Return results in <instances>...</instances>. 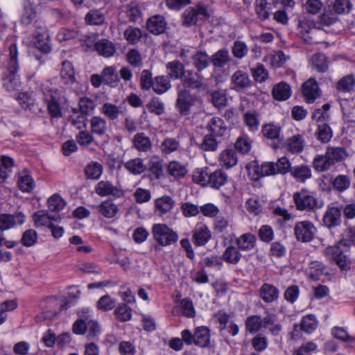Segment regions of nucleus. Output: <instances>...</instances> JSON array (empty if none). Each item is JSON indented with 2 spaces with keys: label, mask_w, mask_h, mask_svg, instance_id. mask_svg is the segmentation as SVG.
Returning a JSON list of instances; mask_svg holds the SVG:
<instances>
[{
  "label": "nucleus",
  "mask_w": 355,
  "mask_h": 355,
  "mask_svg": "<svg viewBox=\"0 0 355 355\" xmlns=\"http://www.w3.org/2000/svg\"><path fill=\"white\" fill-rule=\"evenodd\" d=\"M155 240L162 246H167L177 242L178 234L164 224H155L152 228Z\"/></svg>",
  "instance_id": "3"
},
{
  "label": "nucleus",
  "mask_w": 355,
  "mask_h": 355,
  "mask_svg": "<svg viewBox=\"0 0 355 355\" xmlns=\"http://www.w3.org/2000/svg\"><path fill=\"white\" fill-rule=\"evenodd\" d=\"M208 128L211 132V135L218 137L225 135L227 131L223 120L219 117L211 118L208 123Z\"/></svg>",
  "instance_id": "35"
},
{
  "label": "nucleus",
  "mask_w": 355,
  "mask_h": 355,
  "mask_svg": "<svg viewBox=\"0 0 355 355\" xmlns=\"http://www.w3.org/2000/svg\"><path fill=\"white\" fill-rule=\"evenodd\" d=\"M84 172L87 178L98 180L103 173V166L97 162H92L85 166Z\"/></svg>",
  "instance_id": "43"
},
{
  "label": "nucleus",
  "mask_w": 355,
  "mask_h": 355,
  "mask_svg": "<svg viewBox=\"0 0 355 355\" xmlns=\"http://www.w3.org/2000/svg\"><path fill=\"white\" fill-rule=\"evenodd\" d=\"M231 89L238 92H243L251 87L252 81L248 73L243 70L236 71L231 76Z\"/></svg>",
  "instance_id": "10"
},
{
  "label": "nucleus",
  "mask_w": 355,
  "mask_h": 355,
  "mask_svg": "<svg viewBox=\"0 0 355 355\" xmlns=\"http://www.w3.org/2000/svg\"><path fill=\"white\" fill-rule=\"evenodd\" d=\"M126 61L132 67H140L143 64V59L139 50L137 49H131L125 54Z\"/></svg>",
  "instance_id": "61"
},
{
  "label": "nucleus",
  "mask_w": 355,
  "mask_h": 355,
  "mask_svg": "<svg viewBox=\"0 0 355 355\" xmlns=\"http://www.w3.org/2000/svg\"><path fill=\"white\" fill-rule=\"evenodd\" d=\"M324 254L329 261H334L341 270H347L349 268L350 261L341 252L338 245L329 246L325 249Z\"/></svg>",
  "instance_id": "9"
},
{
  "label": "nucleus",
  "mask_w": 355,
  "mask_h": 355,
  "mask_svg": "<svg viewBox=\"0 0 355 355\" xmlns=\"http://www.w3.org/2000/svg\"><path fill=\"white\" fill-rule=\"evenodd\" d=\"M230 60L229 51L226 49H220L214 53L210 58L212 64L216 67H223Z\"/></svg>",
  "instance_id": "44"
},
{
  "label": "nucleus",
  "mask_w": 355,
  "mask_h": 355,
  "mask_svg": "<svg viewBox=\"0 0 355 355\" xmlns=\"http://www.w3.org/2000/svg\"><path fill=\"white\" fill-rule=\"evenodd\" d=\"M124 168L132 175H139L146 170L144 159L139 157L130 159L123 164Z\"/></svg>",
  "instance_id": "27"
},
{
  "label": "nucleus",
  "mask_w": 355,
  "mask_h": 355,
  "mask_svg": "<svg viewBox=\"0 0 355 355\" xmlns=\"http://www.w3.org/2000/svg\"><path fill=\"white\" fill-rule=\"evenodd\" d=\"M333 164L336 162H340L347 157L346 150L343 147H329L326 151Z\"/></svg>",
  "instance_id": "53"
},
{
  "label": "nucleus",
  "mask_w": 355,
  "mask_h": 355,
  "mask_svg": "<svg viewBox=\"0 0 355 355\" xmlns=\"http://www.w3.org/2000/svg\"><path fill=\"white\" fill-rule=\"evenodd\" d=\"M228 180L227 175L221 169L210 172L207 184L214 189H218L225 185Z\"/></svg>",
  "instance_id": "24"
},
{
  "label": "nucleus",
  "mask_w": 355,
  "mask_h": 355,
  "mask_svg": "<svg viewBox=\"0 0 355 355\" xmlns=\"http://www.w3.org/2000/svg\"><path fill=\"white\" fill-rule=\"evenodd\" d=\"M238 247L230 245L227 247L223 254V259L225 261L231 264H236L241 260L242 257Z\"/></svg>",
  "instance_id": "46"
},
{
  "label": "nucleus",
  "mask_w": 355,
  "mask_h": 355,
  "mask_svg": "<svg viewBox=\"0 0 355 355\" xmlns=\"http://www.w3.org/2000/svg\"><path fill=\"white\" fill-rule=\"evenodd\" d=\"M35 225L48 227L52 226L53 222H59V216L51 215L44 211H38L33 215Z\"/></svg>",
  "instance_id": "21"
},
{
  "label": "nucleus",
  "mask_w": 355,
  "mask_h": 355,
  "mask_svg": "<svg viewBox=\"0 0 355 355\" xmlns=\"http://www.w3.org/2000/svg\"><path fill=\"white\" fill-rule=\"evenodd\" d=\"M197 101V98L187 89H182L178 92L175 107L181 116H188L191 112V107Z\"/></svg>",
  "instance_id": "5"
},
{
  "label": "nucleus",
  "mask_w": 355,
  "mask_h": 355,
  "mask_svg": "<svg viewBox=\"0 0 355 355\" xmlns=\"http://www.w3.org/2000/svg\"><path fill=\"white\" fill-rule=\"evenodd\" d=\"M89 128L92 134L98 137H107L110 127L105 118L94 116L89 119Z\"/></svg>",
  "instance_id": "12"
},
{
  "label": "nucleus",
  "mask_w": 355,
  "mask_h": 355,
  "mask_svg": "<svg viewBox=\"0 0 355 355\" xmlns=\"http://www.w3.org/2000/svg\"><path fill=\"white\" fill-rule=\"evenodd\" d=\"M231 220L225 216H217L214 221V230L216 234H226L232 229Z\"/></svg>",
  "instance_id": "36"
},
{
  "label": "nucleus",
  "mask_w": 355,
  "mask_h": 355,
  "mask_svg": "<svg viewBox=\"0 0 355 355\" xmlns=\"http://www.w3.org/2000/svg\"><path fill=\"white\" fill-rule=\"evenodd\" d=\"M332 135V130L327 123L318 124L316 136L318 140L322 143H327L331 139Z\"/></svg>",
  "instance_id": "54"
},
{
  "label": "nucleus",
  "mask_w": 355,
  "mask_h": 355,
  "mask_svg": "<svg viewBox=\"0 0 355 355\" xmlns=\"http://www.w3.org/2000/svg\"><path fill=\"white\" fill-rule=\"evenodd\" d=\"M355 79L352 75H347L342 78L337 83L336 89L340 92H349L354 89Z\"/></svg>",
  "instance_id": "58"
},
{
  "label": "nucleus",
  "mask_w": 355,
  "mask_h": 355,
  "mask_svg": "<svg viewBox=\"0 0 355 355\" xmlns=\"http://www.w3.org/2000/svg\"><path fill=\"white\" fill-rule=\"evenodd\" d=\"M18 186L21 191L31 192L35 187V182L29 174L23 172L18 180Z\"/></svg>",
  "instance_id": "55"
},
{
  "label": "nucleus",
  "mask_w": 355,
  "mask_h": 355,
  "mask_svg": "<svg viewBox=\"0 0 355 355\" xmlns=\"http://www.w3.org/2000/svg\"><path fill=\"white\" fill-rule=\"evenodd\" d=\"M174 200L168 196H164L155 200V206L157 211L161 214L169 212L174 206Z\"/></svg>",
  "instance_id": "39"
},
{
  "label": "nucleus",
  "mask_w": 355,
  "mask_h": 355,
  "mask_svg": "<svg viewBox=\"0 0 355 355\" xmlns=\"http://www.w3.org/2000/svg\"><path fill=\"white\" fill-rule=\"evenodd\" d=\"M275 336L279 335L282 330V324L278 322L277 316L275 314H268L265 317V327Z\"/></svg>",
  "instance_id": "38"
},
{
  "label": "nucleus",
  "mask_w": 355,
  "mask_h": 355,
  "mask_svg": "<svg viewBox=\"0 0 355 355\" xmlns=\"http://www.w3.org/2000/svg\"><path fill=\"white\" fill-rule=\"evenodd\" d=\"M293 200L297 209L300 211H312L318 207V200L311 191L302 189L293 194Z\"/></svg>",
  "instance_id": "4"
},
{
  "label": "nucleus",
  "mask_w": 355,
  "mask_h": 355,
  "mask_svg": "<svg viewBox=\"0 0 355 355\" xmlns=\"http://www.w3.org/2000/svg\"><path fill=\"white\" fill-rule=\"evenodd\" d=\"M316 229L313 224L308 220L297 222L294 227V232L297 241L309 242L314 236Z\"/></svg>",
  "instance_id": "7"
},
{
  "label": "nucleus",
  "mask_w": 355,
  "mask_h": 355,
  "mask_svg": "<svg viewBox=\"0 0 355 355\" xmlns=\"http://www.w3.org/2000/svg\"><path fill=\"white\" fill-rule=\"evenodd\" d=\"M207 16H209V13L204 5L199 4L196 8H189L183 13V24L191 26L194 25L199 19L207 17Z\"/></svg>",
  "instance_id": "11"
},
{
  "label": "nucleus",
  "mask_w": 355,
  "mask_h": 355,
  "mask_svg": "<svg viewBox=\"0 0 355 355\" xmlns=\"http://www.w3.org/2000/svg\"><path fill=\"white\" fill-rule=\"evenodd\" d=\"M78 107L80 114L87 116L92 114L96 107V104L94 100L89 97L81 98L78 103Z\"/></svg>",
  "instance_id": "59"
},
{
  "label": "nucleus",
  "mask_w": 355,
  "mask_h": 355,
  "mask_svg": "<svg viewBox=\"0 0 355 355\" xmlns=\"http://www.w3.org/2000/svg\"><path fill=\"white\" fill-rule=\"evenodd\" d=\"M17 48L15 43L10 44L9 46V62L8 64V69L12 75L7 77L3 80V86L8 91L17 90L20 87V81L14 73H15L19 69V64L17 61Z\"/></svg>",
  "instance_id": "1"
},
{
  "label": "nucleus",
  "mask_w": 355,
  "mask_h": 355,
  "mask_svg": "<svg viewBox=\"0 0 355 355\" xmlns=\"http://www.w3.org/2000/svg\"><path fill=\"white\" fill-rule=\"evenodd\" d=\"M211 232L203 223L198 224L193 230L192 241L198 246L205 245L211 239Z\"/></svg>",
  "instance_id": "14"
},
{
  "label": "nucleus",
  "mask_w": 355,
  "mask_h": 355,
  "mask_svg": "<svg viewBox=\"0 0 355 355\" xmlns=\"http://www.w3.org/2000/svg\"><path fill=\"white\" fill-rule=\"evenodd\" d=\"M220 165L226 168L234 166L238 162V157L236 150L232 148H227L222 151L219 156Z\"/></svg>",
  "instance_id": "30"
},
{
  "label": "nucleus",
  "mask_w": 355,
  "mask_h": 355,
  "mask_svg": "<svg viewBox=\"0 0 355 355\" xmlns=\"http://www.w3.org/2000/svg\"><path fill=\"white\" fill-rule=\"evenodd\" d=\"M182 83L186 88L196 89L198 92H206L208 90V85L204 82L203 76L193 70H187Z\"/></svg>",
  "instance_id": "6"
},
{
  "label": "nucleus",
  "mask_w": 355,
  "mask_h": 355,
  "mask_svg": "<svg viewBox=\"0 0 355 355\" xmlns=\"http://www.w3.org/2000/svg\"><path fill=\"white\" fill-rule=\"evenodd\" d=\"M100 111L110 121L118 119L121 111L120 107L111 103H105L102 105Z\"/></svg>",
  "instance_id": "41"
},
{
  "label": "nucleus",
  "mask_w": 355,
  "mask_h": 355,
  "mask_svg": "<svg viewBox=\"0 0 355 355\" xmlns=\"http://www.w3.org/2000/svg\"><path fill=\"white\" fill-rule=\"evenodd\" d=\"M167 171L169 175L175 179L183 178L187 173L186 166L177 161L169 162Z\"/></svg>",
  "instance_id": "47"
},
{
  "label": "nucleus",
  "mask_w": 355,
  "mask_h": 355,
  "mask_svg": "<svg viewBox=\"0 0 355 355\" xmlns=\"http://www.w3.org/2000/svg\"><path fill=\"white\" fill-rule=\"evenodd\" d=\"M245 329L250 334H256L265 327V317L259 315L248 316L245 322Z\"/></svg>",
  "instance_id": "23"
},
{
  "label": "nucleus",
  "mask_w": 355,
  "mask_h": 355,
  "mask_svg": "<svg viewBox=\"0 0 355 355\" xmlns=\"http://www.w3.org/2000/svg\"><path fill=\"white\" fill-rule=\"evenodd\" d=\"M124 38L131 44H135L138 43L141 37L142 31L140 28L128 26L123 33Z\"/></svg>",
  "instance_id": "51"
},
{
  "label": "nucleus",
  "mask_w": 355,
  "mask_h": 355,
  "mask_svg": "<svg viewBox=\"0 0 355 355\" xmlns=\"http://www.w3.org/2000/svg\"><path fill=\"white\" fill-rule=\"evenodd\" d=\"M256 236L252 233H245L236 239L238 248L242 251L252 250L256 245Z\"/></svg>",
  "instance_id": "25"
},
{
  "label": "nucleus",
  "mask_w": 355,
  "mask_h": 355,
  "mask_svg": "<svg viewBox=\"0 0 355 355\" xmlns=\"http://www.w3.org/2000/svg\"><path fill=\"white\" fill-rule=\"evenodd\" d=\"M37 12L33 4L30 0H26L24 2V12L22 15L21 21L25 25H29L32 21L36 17Z\"/></svg>",
  "instance_id": "48"
},
{
  "label": "nucleus",
  "mask_w": 355,
  "mask_h": 355,
  "mask_svg": "<svg viewBox=\"0 0 355 355\" xmlns=\"http://www.w3.org/2000/svg\"><path fill=\"white\" fill-rule=\"evenodd\" d=\"M147 29L154 35L163 33L166 28V22L164 17L157 15L152 16L147 21Z\"/></svg>",
  "instance_id": "17"
},
{
  "label": "nucleus",
  "mask_w": 355,
  "mask_h": 355,
  "mask_svg": "<svg viewBox=\"0 0 355 355\" xmlns=\"http://www.w3.org/2000/svg\"><path fill=\"white\" fill-rule=\"evenodd\" d=\"M311 64L313 69L318 72L324 73L328 69L327 60L324 54L313 55L311 58Z\"/></svg>",
  "instance_id": "50"
},
{
  "label": "nucleus",
  "mask_w": 355,
  "mask_h": 355,
  "mask_svg": "<svg viewBox=\"0 0 355 355\" xmlns=\"http://www.w3.org/2000/svg\"><path fill=\"white\" fill-rule=\"evenodd\" d=\"M95 191L101 197L108 196L119 197L121 193L117 187L114 186L111 182L107 180H101L98 182L95 187Z\"/></svg>",
  "instance_id": "15"
},
{
  "label": "nucleus",
  "mask_w": 355,
  "mask_h": 355,
  "mask_svg": "<svg viewBox=\"0 0 355 355\" xmlns=\"http://www.w3.org/2000/svg\"><path fill=\"white\" fill-rule=\"evenodd\" d=\"M132 144L134 148L141 153H148L153 148L150 139L144 132H139L135 135L132 139Z\"/></svg>",
  "instance_id": "19"
},
{
  "label": "nucleus",
  "mask_w": 355,
  "mask_h": 355,
  "mask_svg": "<svg viewBox=\"0 0 355 355\" xmlns=\"http://www.w3.org/2000/svg\"><path fill=\"white\" fill-rule=\"evenodd\" d=\"M35 46L44 53L51 51L50 36L46 27L38 26L35 33Z\"/></svg>",
  "instance_id": "13"
},
{
  "label": "nucleus",
  "mask_w": 355,
  "mask_h": 355,
  "mask_svg": "<svg viewBox=\"0 0 355 355\" xmlns=\"http://www.w3.org/2000/svg\"><path fill=\"white\" fill-rule=\"evenodd\" d=\"M333 165V161H331L327 153L324 155H317L313 161V168L319 172L327 171Z\"/></svg>",
  "instance_id": "40"
},
{
  "label": "nucleus",
  "mask_w": 355,
  "mask_h": 355,
  "mask_svg": "<svg viewBox=\"0 0 355 355\" xmlns=\"http://www.w3.org/2000/svg\"><path fill=\"white\" fill-rule=\"evenodd\" d=\"M149 169L155 178L159 179L164 173L163 161L157 156H153L150 159Z\"/></svg>",
  "instance_id": "52"
},
{
  "label": "nucleus",
  "mask_w": 355,
  "mask_h": 355,
  "mask_svg": "<svg viewBox=\"0 0 355 355\" xmlns=\"http://www.w3.org/2000/svg\"><path fill=\"white\" fill-rule=\"evenodd\" d=\"M318 324V320L314 315H306L302 319L301 329L306 333L310 334L315 330Z\"/></svg>",
  "instance_id": "56"
},
{
  "label": "nucleus",
  "mask_w": 355,
  "mask_h": 355,
  "mask_svg": "<svg viewBox=\"0 0 355 355\" xmlns=\"http://www.w3.org/2000/svg\"><path fill=\"white\" fill-rule=\"evenodd\" d=\"M95 49L98 53L105 58H110L116 52L114 44L110 40L102 39L95 44Z\"/></svg>",
  "instance_id": "26"
},
{
  "label": "nucleus",
  "mask_w": 355,
  "mask_h": 355,
  "mask_svg": "<svg viewBox=\"0 0 355 355\" xmlns=\"http://www.w3.org/2000/svg\"><path fill=\"white\" fill-rule=\"evenodd\" d=\"M255 10L259 18L261 20L267 19L270 16V4L266 0H256Z\"/></svg>",
  "instance_id": "62"
},
{
  "label": "nucleus",
  "mask_w": 355,
  "mask_h": 355,
  "mask_svg": "<svg viewBox=\"0 0 355 355\" xmlns=\"http://www.w3.org/2000/svg\"><path fill=\"white\" fill-rule=\"evenodd\" d=\"M251 73L254 80L259 83H263L268 78V70L262 64H258L255 67L252 68Z\"/></svg>",
  "instance_id": "64"
},
{
  "label": "nucleus",
  "mask_w": 355,
  "mask_h": 355,
  "mask_svg": "<svg viewBox=\"0 0 355 355\" xmlns=\"http://www.w3.org/2000/svg\"><path fill=\"white\" fill-rule=\"evenodd\" d=\"M247 169L254 179L260 176H266L277 174L274 162H266L259 166L257 162H252L247 165Z\"/></svg>",
  "instance_id": "8"
},
{
  "label": "nucleus",
  "mask_w": 355,
  "mask_h": 355,
  "mask_svg": "<svg viewBox=\"0 0 355 355\" xmlns=\"http://www.w3.org/2000/svg\"><path fill=\"white\" fill-rule=\"evenodd\" d=\"M292 176L298 182H304L311 178V170L306 165L295 166L291 171Z\"/></svg>",
  "instance_id": "37"
},
{
  "label": "nucleus",
  "mask_w": 355,
  "mask_h": 355,
  "mask_svg": "<svg viewBox=\"0 0 355 355\" xmlns=\"http://www.w3.org/2000/svg\"><path fill=\"white\" fill-rule=\"evenodd\" d=\"M195 345L201 347H209L210 344V331L205 326L198 327L194 331Z\"/></svg>",
  "instance_id": "22"
},
{
  "label": "nucleus",
  "mask_w": 355,
  "mask_h": 355,
  "mask_svg": "<svg viewBox=\"0 0 355 355\" xmlns=\"http://www.w3.org/2000/svg\"><path fill=\"white\" fill-rule=\"evenodd\" d=\"M324 224L328 227L338 226L341 223V211L337 207H329L323 216Z\"/></svg>",
  "instance_id": "20"
},
{
  "label": "nucleus",
  "mask_w": 355,
  "mask_h": 355,
  "mask_svg": "<svg viewBox=\"0 0 355 355\" xmlns=\"http://www.w3.org/2000/svg\"><path fill=\"white\" fill-rule=\"evenodd\" d=\"M319 87L314 78H309L302 85V93L309 103L313 102L319 96Z\"/></svg>",
  "instance_id": "16"
},
{
  "label": "nucleus",
  "mask_w": 355,
  "mask_h": 355,
  "mask_svg": "<svg viewBox=\"0 0 355 355\" xmlns=\"http://www.w3.org/2000/svg\"><path fill=\"white\" fill-rule=\"evenodd\" d=\"M193 64L197 69V71H201L209 65V58L208 55L199 51L192 55Z\"/></svg>",
  "instance_id": "42"
},
{
  "label": "nucleus",
  "mask_w": 355,
  "mask_h": 355,
  "mask_svg": "<svg viewBox=\"0 0 355 355\" xmlns=\"http://www.w3.org/2000/svg\"><path fill=\"white\" fill-rule=\"evenodd\" d=\"M103 81L110 87H116L119 81L116 67L114 66L106 67L103 69L102 73Z\"/></svg>",
  "instance_id": "32"
},
{
  "label": "nucleus",
  "mask_w": 355,
  "mask_h": 355,
  "mask_svg": "<svg viewBox=\"0 0 355 355\" xmlns=\"http://www.w3.org/2000/svg\"><path fill=\"white\" fill-rule=\"evenodd\" d=\"M166 69L168 76L173 80H182L187 71L183 64L178 60L168 62Z\"/></svg>",
  "instance_id": "29"
},
{
  "label": "nucleus",
  "mask_w": 355,
  "mask_h": 355,
  "mask_svg": "<svg viewBox=\"0 0 355 355\" xmlns=\"http://www.w3.org/2000/svg\"><path fill=\"white\" fill-rule=\"evenodd\" d=\"M261 298L266 303L276 301L279 297V291L273 285L263 284L259 289Z\"/></svg>",
  "instance_id": "28"
},
{
  "label": "nucleus",
  "mask_w": 355,
  "mask_h": 355,
  "mask_svg": "<svg viewBox=\"0 0 355 355\" xmlns=\"http://www.w3.org/2000/svg\"><path fill=\"white\" fill-rule=\"evenodd\" d=\"M42 90L44 100L47 103L49 113L53 117H60L62 115V109L60 104V92L53 87L49 81L42 85Z\"/></svg>",
  "instance_id": "2"
},
{
  "label": "nucleus",
  "mask_w": 355,
  "mask_h": 355,
  "mask_svg": "<svg viewBox=\"0 0 355 355\" xmlns=\"http://www.w3.org/2000/svg\"><path fill=\"white\" fill-rule=\"evenodd\" d=\"M306 145L304 135L296 134L288 138L285 142V147L292 153H301Z\"/></svg>",
  "instance_id": "18"
},
{
  "label": "nucleus",
  "mask_w": 355,
  "mask_h": 355,
  "mask_svg": "<svg viewBox=\"0 0 355 355\" xmlns=\"http://www.w3.org/2000/svg\"><path fill=\"white\" fill-rule=\"evenodd\" d=\"M261 131L265 137L270 139H277L280 136L281 128L273 123H268L262 127Z\"/></svg>",
  "instance_id": "63"
},
{
  "label": "nucleus",
  "mask_w": 355,
  "mask_h": 355,
  "mask_svg": "<svg viewBox=\"0 0 355 355\" xmlns=\"http://www.w3.org/2000/svg\"><path fill=\"white\" fill-rule=\"evenodd\" d=\"M180 148V141L173 137L165 138L160 144L161 151L166 155L178 151Z\"/></svg>",
  "instance_id": "49"
},
{
  "label": "nucleus",
  "mask_w": 355,
  "mask_h": 355,
  "mask_svg": "<svg viewBox=\"0 0 355 355\" xmlns=\"http://www.w3.org/2000/svg\"><path fill=\"white\" fill-rule=\"evenodd\" d=\"M171 87V85L168 78L161 76L155 78L152 88L156 94H162L168 91Z\"/></svg>",
  "instance_id": "45"
},
{
  "label": "nucleus",
  "mask_w": 355,
  "mask_h": 355,
  "mask_svg": "<svg viewBox=\"0 0 355 355\" xmlns=\"http://www.w3.org/2000/svg\"><path fill=\"white\" fill-rule=\"evenodd\" d=\"M85 21L89 25H101L105 21L104 14L99 10H90L85 17Z\"/></svg>",
  "instance_id": "57"
},
{
  "label": "nucleus",
  "mask_w": 355,
  "mask_h": 355,
  "mask_svg": "<svg viewBox=\"0 0 355 355\" xmlns=\"http://www.w3.org/2000/svg\"><path fill=\"white\" fill-rule=\"evenodd\" d=\"M132 309L125 304H120L114 310V315L121 322H127L132 318Z\"/></svg>",
  "instance_id": "60"
},
{
  "label": "nucleus",
  "mask_w": 355,
  "mask_h": 355,
  "mask_svg": "<svg viewBox=\"0 0 355 355\" xmlns=\"http://www.w3.org/2000/svg\"><path fill=\"white\" fill-rule=\"evenodd\" d=\"M60 77L63 83L65 85H71L75 82L74 69L71 62L64 60L62 62Z\"/></svg>",
  "instance_id": "33"
},
{
  "label": "nucleus",
  "mask_w": 355,
  "mask_h": 355,
  "mask_svg": "<svg viewBox=\"0 0 355 355\" xmlns=\"http://www.w3.org/2000/svg\"><path fill=\"white\" fill-rule=\"evenodd\" d=\"M96 209L102 216L107 218L114 217L119 211L117 205L110 200H103Z\"/></svg>",
  "instance_id": "31"
},
{
  "label": "nucleus",
  "mask_w": 355,
  "mask_h": 355,
  "mask_svg": "<svg viewBox=\"0 0 355 355\" xmlns=\"http://www.w3.org/2000/svg\"><path fill=\"white\" fill-rule=\"evenodd\" d=\"M272 94L276 100L286 101L291 95V87L285 82H281L274 86Z\"/></svg>",
  "instance_id": "34"
}]
</instances>
